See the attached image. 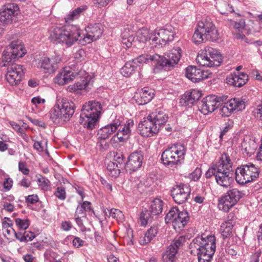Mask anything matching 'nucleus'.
I'll return each mask as SVG.
<instances>
[{"mask_svg": "<svg viewBox=\"0 0 262 262\" xmlns=\"http://www.w3.org/2000/svg\"><path fill=\"white\" fill-rule=\"evenodd\" d=\"M26 53L23 45L18 40L12 41L3 52L2 67L6 68L5 79L12 86L18 85L24 75L23 66L15 63V61Z\"/></svg>", "mask_w": 262, "mask_h": 262, "instance_id": "obj_1", "label": "nucleus"}, {"mask_svg": "<svg viewBox=\"0 0 262 262\" xmlns=\"http://www.w3.org/2000/svg\"><path fill=\"white\" fill-rule=\"evenodd\" d=\"M227 99L226 96L222 97L215 95H208L201 101V111L204 115L214 112L220 105V114L222 116H229L234 111H242L245 108V102L239 98L231 99L226 102L223 103Z\"/></svg>", "mask_w": 262, "mask_h": 262, "instance_id": "obj_2", "label": "nucleus"}, {"mask_svg": "<svg viewBox=\"0 0 262 262\" xmlns=\"http://www.w3.org/2000/svg\"><path fill=\"white\" fill-rule=\"evenodd\" d=\"M182 54V50L179 47H174L169 52L165 53L163 56L158 54H142L137 58L133 59L136 64L137 63H151L154 64L155 72L164 69L165 70L173 68L179 61Z\"/></svg>", "mask_w": 262, "mask_h": 262, "instance_id": "obj_3", "label": "nucleus"}, {"mask_svg": "<svg viewBox=\"0 0 262 262\" xmlns=\"http://www.w3.org/2000/svg\"><path fill=\"white\" fill-rule=\"evenodd\" d=\"M232 162L230 156L223 154L218 162L213 163L205 173L207 178L214 176L216 183L224 187L229 186L232 181Z\"/></svg>", "mask_w": 262, "mask_h": 262, "instance_id": "obj_4", "label": "nucleus"}, {"mask_svg": "<svg viewBox=\"0 0 262 262\" xmlns=\"http://www.w3.org/2000/svg\"><path fill=\"white\" fill-rule=\"evenodd\" d=\"M191 253L196 255L199 262H210L216 250L214 235H203L194 238L189 245Z\"/></svg>", "mask_w": 262, "mask_h": 262, "instance_id": "obj_5", "label": "nucleus"}, {"mask_svg": "<svg viewBox=\"0 0 262 262\" xmlns=\"http://www.w3.org/2000/svg\"><path fill=\"white\" fill-rule=\"evenodd\" d=\"M81 31L76 26H67L56 28L51 33L50 39L54 43H63L72 46L76 41H79Z\"/></svg>", "mask_w": 262, "mask_h": 262, "instance_id": "obj_6", "label": "nucleus"}, {"mask_svg": "<svg viewBox=\"0 0 262 262\" xmlns=\"http://www.w3.org/2000/svg\"><path fill=\"white\" fill-rule=\"evenodd\" d=\"M102 105L98 101H90L82 106L79 122L84 127L93 129L99 120Z\"/></svg>", "mask_w": 262, "mask_h": 262, "instance_id": "obj_7", "label": "nucleus"}, {"mask_svg": "<svg viewBox=\"0 0 262 262\" xmlns=\"http://www.w3.org/2000/svg\"><path fill=\"white\" fill-rule=\"evenodd\" d=\"M219 38V33L210 18L202 19L198 24L193 36V41L200 44L204 40L216 41Z\"/></svg>", "mask_w": 262, "mask_h": 262, "instance_id": "obj_8", "label": "nucleus"}, {"mask_svg": "<svg viewBox=\"0 0 262 262\" xmlns=\"http://www.w3.org/2000/svg\"><path fill=\"white\" fill-rule=\"evenodd\" d=\"M219 38V33L210 18L202 19L198 24L193 36V41L200 44L204 40L216 41Z\"/></svg>", "mask_w": 262, "mask_h": 262, "instance_id": "obj_9", "label": "nucleus"}, {"mask_svg": "<svg viewBox=\"0 0 262 262\" xmlns=\"http://www.w3.org/2000/svg\"><path fill=\"white\" fill-rule=\"evenodd\" d=\"M219 38V33L210 18L202 19L198 24L193 36V41L200 44L204 40L216 41Z\"/></svg>", "mask_w": 262, "mask_h": 262, "instance_id": "obj_10", "label": "nucleus"}, {"mask_svg": "<svg viewBox=\"0 0 262 262\" xmlns=\"http://www.w3.org/2000/svg\"><path fill=\"white\" fill-rule=\"evenodd\" d=\"M75 112V104L71 101L62 100L55 104L50 111V118L55 123H63L68 121Z\"/></svg>", "mask_w": 262, "mask_h": 262, "instance_id": "obj_11", "label": "nucleus"}, {"mask_svg": "<svg viewBox=\"0 0 262 262\" xmlns=\"http://www.w3.org/2000/svg\"><path fill=\"white\" fill-rule=\"evenodd\" d=\"M185 154V147L181 144H176L163 152L161 160L165 165L176 167L183 161Z\"/></svg>", "mask_w": 262, "mask_h": 262, "instance_id": "obj_12", "label": "nucleus"}, {"mask_svg": "<svg viewBox=\"0 0 262 262\" xmlns=\"http://www.w3.org/2000/svg\"><path fill=\"white\" fill-rule=\"evenodd\" d=\"M259 169L252 163L243 164L235 170V180L240 185H244L255 180L258 177Z\"/></svg>", "mask_w": 262, "mask_h": 262, "instance_id": "obj_13", "label": "nucleus"}, {"mask_svg": "<svg viewBox=\"0 0 262 262\" xmlns=\"http://www.w3.org/2000/svg\"><path fill=\"white\" fill-rule=\"evenodd\" d=\"M222 55L215 49L207 47L200 51L196 58L200 65L204 67H218L222 62Z\"/></svg>", "mask_w": 262, "mask_h": 262, "instance_id": "obj_14", "label": "nucleus"}, {"mask_svg": "<svg viewBox=\"0 0 262 262\" xmlns=\"http://www.w3.org/2000/svg\"><path fill=\"white\" fill-rule=\"evenodd\" d=\"M190 216L186 210L180 211L176 207H172L166 214L167 223H172L175 230H181L188 223Z\"/></svg>", "mask_w": 262, "mask_h": 262, "instance_id": "obj_15", "label": "nucleus"}, {"mask_svg": "<svg viewBox=\"0 0 262 262\" xmlns=\"http://www.w3.org/2000/svg\"><path fill=\"white\" fill-rule=\"evenodd\" d=\"M244 193L236 188L229 190L219 200L218 206L220 210L228 212L243 196Z\"/></svg>", "mask_w": 262, "mask_h": 262, "instance_id": "obj_16", "label": "nucleus"}, {"mask_svg": "<svg viewBox=\"0 0 262 262\" xmlns=\"http://www.w3.org/2000/svg\"><path fill=\"white\" fill-rule=\"evenodd\" d=\"M85 31L86 34H82L80 39V43L83 45L98 39L103 32L101 25L99 23L89 25Z\"/></svg>", "mask_w": 262, "mask_h": 262, "instance_id": "obj_17", "label": "nucleus"}, {"mask_svg": "<svg viewBox=\"0 0 262 262\" xmlns=\"http://www.w3.org/2000/svg\"><path fill=\"white\" fill-rule=\"evenodd\" d=\"M170 191L171 195L174 201L178 204H182L188 200L191 190L187 185L180 184L174 185Z\"/></svg>", "mask_w": 262, "mask_h": 262, "instance_id": "obj_18", "label": "nucleus"}, {"mask_svg": "<svg viewBox=\"0 0 262 262\" xmlns=\"http://www.w3.org/2000/svg\"><path fill=\"white\" fill-rule=\"evenodd\" d=\"M61 61V58L59 55L55 54L50 58L48 57H43L39 60L37 66L43 70L45 73H54Z\"/></svg>", "mask_w": 262, "mask_h": 262, "instance_id": "obj_19", "label": "nucleus"}, {"mask_svg": "<svg viewBox=\"0 0 262 262\" xmlns=\"http://www.w3.org/2000/svg\"><path fill=\"white\" fill-rule=\"evenodd\" d=\"M18 11L19 7L16 4L9 3L4 5L0 9V22L3 24L11 23Z\"/></svg>", "mask_w": 262, "mask_h": 262, "instance_id": "obj_20", "label": "nucleus"}, {"mask_svg": "<svg viewBox=\"0 0 262 262\" xmlns=\"http://www.w3.org/2000/svg\"><path fill=\"white\" fill-rule=\"evenodd\" d=\"M138 130L140 134L144 137H152L159 131L158 127L148 118V116L146 119L139 123Z\"/></svg>", "mask_w": 262, "mask_h": 262, "instance_id": "obj_21", "label": "nucleus"}, {"mask_svg": "<svg viewBox=\"0 0 262 262\" xmlns=\"http://www.w3.org/2000/svg\"><path fill=\"white\" fill-rule=\"evenodd\" d=\"M174 34L171 29H162L154 34L152 38L153 43L161 45V47L165 46L167 43L173 40Z\"/></svg>", "mask_w": 262, "mask_h": 262, "instance_id": "obj_22", "label": "nucleus"}, {"mask_svg": "<svg viewBox=\"0 0 262 262\" xmlns=\"http://www.w3.org/2000/svg\"><path fill=\"white\" fill-rule=\"evenodd\" d=\"M143 160V156L140 151L132 153L125 164L126 170L130 173L136 171L142 166Z\"/></svg>", "mask_w": 262, "mask_h": 262, "instance_id": "obj_23", "label": "nucleus"}, {"mask_svg": "<svg viewBox=\"0 0 262 262\" xmlns=\"http://www.w3.org/2000/svg\"><path fill=\"white\" fill-rule=\"evenodd\" d=\"M122 121L120 118H116L109 124L102 127L98 130V138L101 140L108 138L111 135L116 132L121 125Z\"/></svg>", "mask_w": 262, "mask_h": 262, "instance_id": "obj_24", "label": "nucleus"}, {"mask_svg": "<svg viewBox=\"0 0 262 262\" xmlns=\"http://www.w3.org/2000/svg\"><path fill=\"white\" fill-rule=\"evenodd\" d=\"M186 76L192 82H196L208 77L207 72L196 69L195 67L189 66L186 69Z\"/></svg>", "mask_w": 262, "mask_h": 262, "instance_id": "obj_25", "label": "nucleus"}, {"mask_svg": "<svg viewBox=\"0 0 262 262\" xmlns=\"http://www.w3.org/2000/svg\"><path fill=\"white\" fill-rule=\"evenodd\" d=\"M76 74L70 67L64 68L54 78L55 83L63 85L75 78Z\"/></svg>", "mask_w": 262, "mask_h": 262, "instance_id": "obj_26", "label": "nucleus"}, {"mask_svg": "<svg viewBox=\"0 0 262 262\" xmlns=\"http://www.w3.org/2000/svg\"><path fill=\"white\" fill-rule=\"evenodd\" d=\"M248 80V75L244 72H241L228 75L226 78V82L229 85L241 88L246 83Z\"/></svg>", "mask_w": 262, "mask_h": 262, "instance_id": "obj_27", "label": "nucleus"}, {"mask_svg": "<svg viewBox=\"0 0 262 262\" xmlns=\"http://www.w3.org/2000/svg\"><path fill=\"white\" fill-rule=\"evenodd\" d=\"M134 122L133 120H128L120 127L115 137L118 138L120 142H126L131 135V128L134 126Z\"/></svg>", "mask_w": 262, "mask_h": 262, "instance_id": "obj_28", "label": "nucleus"}, {"mask_svg": "<svg viewBox=\"0 0 262 262\" xmlns=\"http://www.w3.org/2000/svg\"><path fill=\"white\" fill-rule=\"evenodd\" d=\"M147 116L148 118L155 124V126L158 127L159 130L165 124L168 119V115L166 113L159 110H156L150 113Z\"/></svg>", "mask_w": 262, "mask_h": 262, "instance_id": "obj_29", "label": "nucleus"}, {"mask_svg": "<svg viewBox=\"0 0 262 262\" xmlns=\"http://www.w3.org/2000/svg\"><path fill=\"white\" fill-rule=\"evenodd\" d=\"M154 95L153 90L148 87H145L141 90L139 96H137L136 102L139 105L147 103L153 98Z\"/></svg>", "mask_w": 262, "mask_h": 262, "instance_id": "obj_30", "label": "nucleus"}, {"mask_svg": "<svg viewBox=\"0 0 262 262\" xmlns=\"http://www.w3.org/2000/svg\"><path fill=\"white\" fill-rule=\"evenodd\" d=\"M201 93L198 90H192L190 92H187L185 93L181 99L182 101L187 105H192L201 97Z\"/></svg>", "mask_w": 262, "mask_h": 262, "instance_id": "obj_31", "label": "nucleus"}, {"mask_svg": "<svg viewBox=\"0 0 262 262\" xmlns=\"http://www.w3.org/2000/svg\"><path fill=\"white\" fill-rule=\"evenodd\" d=\"M163 205L164 202L162 200L156 198L151 201L148 211L151 215H157L162 213Z\"/></svg>", "mask_w": 262, "mask_h": 262, "instance_id": "obj_32", "label": "nucleus"}, {"mask_svg": "<svg viewBox=\"0 0 262 262\" xmlns=\"http://www.w3.org/2000/svg\"><path fill=\"white\" fill-rule=\"evenodd\" d=\"M135 36L133 32L125 30L121 35V42L127 48H130L133 45L137 46L136 41L135 40Z\"/></svg>", "mask_w": 262, "mask_h": 262, "instance_id": "obj_33", "label": "nucleus"}, {"mask_svg": "<svg viewBox=\"0 0 262 262\" xmlns=\"http://www.w3.org/2000/svg\"><path fill=\"white\" fill-rule=\"evenodd\" d=\"M158 232V228L157 226L151 227L145 233L144 236L140 239L141 245H145L151 242L156 237Z\"/></svg>", "mask_w": 262, "mask_h": 262, "instance_id": "obj_34", "label": "nucleus"}, {"mask_svg": "<svg viewBox=\"0 0 262 262\" xmlns=\"http://www.w3.org/2000/svg\"><path fill=\"white\" fill-rule=\"evenodd\" d=\"M241 147L244 154L250 156L256 149V144L253 140L244 139L241 143Z\"/></svg>", "mask_w": 262, "mask_h": 262, "instance_id": "obj_35", "label": "nucleus"}, {"mask_svg": "<svg viewBox=\"0 0 262 262\" xmlns=\"http://www.w3.org/2000/svg\"><path fill=\"white\" fill-rule=\"evenodd\" d=\"M137 67L138 64L133 60L129 61L121 68V73L125 77H129L135 71Z\"/></svg>", "mask_w": 262, "mask_h": 262, "instance_id": "obj_36", "label": "nucleus"}, {"mask_svg": "<svg viewBox=\"0 0 262 262\" xmlns=\"http://www.w3.org/2000/svg\"><path fill=\"white\" fill-rule=\"evenodd\" d=\"M177 252L172 246H169L163 253V262H175Z\"/></svg>", "mask_w": 262, "mask_h": 262, "instance_id": "obj_37", "label": "nucleus"}, {"mask_svg": "<svg viewBox=\"0 0 262 262\" xmlns=\"http://www.w3.org/2000/svg\"><path fill=\"white\" fill-rule=\"evenodd\" d=\"M154 34L150 33L148 30L142 28L137 32V40L139 42L145 43L149 39L152 40Z\"/></svg>", "mask_w": 262, "mask_h": 262, "instance_id": "obj_38", "label": "nucleus"}, {"mask_svg": "<svg viewBox=\"0 0 262 262\" xmlns=\"http://www.w3.org/2000/svg\"><path fill=\"white\" fill-rule=\"evenodd\" d=\"M87 9L86 6H83L78 7L72 12H70L65 17V20L67 23H70L75 19H77L80 15L84 12Z\"/></svg>", "mask_w": 262, "mask_h": 262, "instance_id": "obj_39", "label": "nucleus"}, {"mask_svg": "<svg viewBox=\"0 0 262 262\" xmlns=\"http://www.w3.org/2000/svg\"><path fill=\"white\" fill-rule=\"evenodd\" d=\"M232 229L233 225L231 222L228 221L222 223L221 226V231L222 236L224 238L228 237L232 233Z\"/></svg>", "mask_w": 262, "mask_h": 262, "instance_id": "obj_40", "label": "nucleus"}, {"mask_svg": "<svg viewBox=\"0 0 262 262\" xmlns=\"http://www.w3.org/2000/svg\"><path fill=\"white\" fill-rule=\"evenodd\" d=\"M154 215H151L150 212L147 210L142 211L140 215L139 221L142 226H145L148 222H151L152 220Z\"/></svg>", "mask_w": 262, "mask_h": 262, "instance_id": "obj_41", "label": "nucleus"}, {"mask_svg": "<svg viewBox=\"0 0 262 262\" xmlns=\"http://www.w3.org/2000/svg\"><path fill=\"white\" fill-rule=\"evenodd\" d=\"M91 79V78L90 77H87L82 81L75 83L73 85V89L74 91H77L84 90L87 88H89V86L92 85Z\"/></svg>", "mask_w": 262, "mask_h": 262, "instance_id": "obj_42", "label": "nucleus"}, {"mask_svg": "<svg viewBox=\"0 0 262 262\" xmlns=\"http://www.w3.org/2000/svg\"><path fill=\"white\" fill-rule=\"evenodd\" d=\"M107 169L108 170V174L114 178H116L119 176L121 170L123 169L122 168H119L118 166L116 167L114 163L110 162L107 164Z\"/></svg>", "mask_w": 262, "mask_h": 262, "instance_id": "obj_43", "label": "nucleus"}, {"mask_svg": "<svg viewBox=\"0 0 262 262\" xmlns=\"http://www.w3.org/2000/svg\"><path fill=\"white\" fill-rule=\"evenodd\" d=\"M125 157L121 152L116 153L114 156V162H111L116 165V167L125 169Z\"/></svg>", "mask_w": 262, "mask_h": 262, "instance_id": "obj_44", "label": "nucleus"}, {"mask_svg": "<svg viewBox=\"0 0 262 262\" xmlns=\"http://www.w3.org/2000/svg\"><path fill=\"white\" fill-rule=\"evenodd\" d=\"M15 223L18 229L23 230H26L30 224V221L28 219L16 218L15 220Z\"/></svg>", "mask_w": 262, "mask_h": 262, "instance_id": "obj_45", "label": "nucleus"}, {"mask_svg": "<svg viewBox=\"0 0 262 262\" xmlns=\"http://www.w3.org/2000/svg\"><path fill=\"white\" fill-rule=\"evenodd\" d=\"M38 184L41 189L48 190L50 186V181L46 178L40 176L37 179Z\"/></svg>", "mask_w": 262, "mask_h": 262, "instance_id": "obj_46", "label": "nucleus"}, {"mask_svg": "<svg viewBox=\"0 0 262 262\" xmlns=\"http://www.w3.org/2000/svg\"><path fill=\"white\" fill-rule=\"evenodd\" d=\"M109 212V217L113 219H115L117 220H122L124 218V215L122 211L119 209L112 208L111 210H108Z\"/></svg>", "mask_w": 262, "mask_h": 262, "instance_id": "obj_47", "label": "nucleus"}, {"mask_svg": "<svg viewBox=\"0 0 262 262\" xmlns=\"http://www.w3.org/2000/svg\"><path fill=\"white\" fill-rule=\"evenodd\" d=\"M186 242V238L183 236H180L178 238H174L172 243L169 245L172 246L173 248L176 249L178 252L179 248L182 247Z\"/></svg>", "mask_w": 262, "mask_h": 262, "instance_id": "obj_48", "label": "nucleus"}, {"mask_svg": "<svg viewBox=\"0 0 262 262\" xmlns=\"http://www.w3.org/2000/svg\"><path fill=\"white\" fill-rule=\"evenodd\" d=\"M234 122L231 119H228L227 121L225 123L223 129L221 130L220 138L221 139L223 138V136L231 129L233 126Z\"/></svg>", "mask_w": 262, "mask_h": 262, "instance_id": "obj_49", "label": "nucleus"}, {"mask_svg": "<svg viewBox=\"0 0 262 262\" xmlns=\"http://www.w3.org/2000/svg\"><path fill=\"white\" fill-rule=\"evenodd\" d=\"M54 195L60 200H65L67 196L65 188L63 187H58L54 192Z\"/></svg>", "mask_w": 262, "mask_h": 262, "instance_id": "obj_50", "label": "nucleus"}, {"mask_svg": "<svg viewBox=\"0 0 262 262\" xmlns=\"http://www.w3.org/2000/svg\"><path fill=\"white\" fill-rule=\"evenodd\" d=\"M218 10L220 12V13L222 14H226L228 13L227 11L225 10L223 8H225L226 9H229V11H233L232 7L229 4L226 2H224L221 4H219L217 6Z\"/></svg>", "mask_w": 262, "mask_h": 262, "instance_id": "obj_51", "label": "nucleus"}, {"mask_svg": "<svg viewBox=\"0 0 262 262\" xmlns=\"http://www.w3.org/2000/svg\"><path fill=\"white\" fill-rule=\"evenodd\" d=\"M201 176V170L199 168L195 170L190 174V178L193 181H198Z\"/></svg>", "mask_w": 262, "mask_h": 262, "instance_id": "obj_52", "label": "nucleus"}, {"mask_svg": "<svg viewBox=\"0 0 262 262\" xmlns=\"http://www.w3.org/2000/svg\"><path fill=\"white\" fill-rule=\"evenodd\" d=\"M18 169L24 174L28 175L29 172V169L27 167L26 164L23 162H19L18 163Z\"/></svg>", "mask_w": 262, "mask_h": 262, "instance_id": "obj_53", "label": "nucleus"}, {"mask_svg": "<svg viewBox=\"0 0 262 262\" xmlns=\"http://www.w3.org/2000/svg\"><path fill=\"white\" fill-rule=\"evenodd\" d=\"M254 114L257 119L262 121V104L257 106L254 111Z\"/></svg>", "mask_w": 262, "mask_h": 262, "instance_id": "obj_54", "label": "nucleus"}, {"mask_svg": "<svg viewBox=\"0 0 262 262\" xmlns=\"http://www.w3.org/2000/svg\"><path fill=\"white\" fill-rule=\"evenodd\" d=\"M85 52L83 50H79L75 55L74 58L77 61H81L84 59Z\"/></svg>", "mask_w": 262, "mask_h": 262, "instance_id": "obj_55", "label": "nucleus"}, {"mask_svg": "<svg viewBox=\"0 0 262 262\" xmlns=\"http://www.w3.org/2000/svg\"><path fill=\"white\" fill-rule=\"evenodd\" d=\"M10 124L11 127L19 134H24L25 130L21 127L17 123L14 122H10Z\"/></svg>", "mask_w": 262, "mask_h": 262, "instance_id": "obj_56", "label": "nucleus"}, {"mask_svg": "<svg viewBox=\"0 0 262 262\" xmlns=\"http://www.w3.org/2000/svg\"><path fill=\"white\" fill-rule=\"evenodd\" d=\"M25 241L26 242L32 241L35 237V235L34 232L31 231H25L24 232Z\"/></svg>", "mask_w": 262, "mask_h": 262, "instance_id": "obj_57", "label": "nucleus"}, {"mask_svg": "<svg viewBox=\"0 0 262 262\" xmlns=\"http://www.w3.org/2000/svg\"><path fill=\"white\" fill-rule=\"evenodd\" d=\"M12 180L10 178H7L4 182V188L7 190H9L12 188Z\"/></svg>", "mask_w": 262, "mask_h": 262, "instance_id": "obj_58", "label": "nucleus"}, {"mask_svg": "<svg viewBox=\"0 0 262 262\" xmlns=\"http://www.w3.org/2000/svg\"><path fill=\"white\" fill-rule=\"evenodd\" d=\"M4 208L8 212H11L14 209V206L13 204L7 202L3 203Z\"/></svg>", "mask_w": 262, "mask_h": 262, "instance_id": "obj_59", "label": "nucleus"}, {"mask_svg": "<svg viewBox=\"0 0 262 262\" xmlns=\"http://www.w3.org/2000/svg\"><path fill=\"white\" fill-rule=\"evenodd\" d=\"M84 241L79 237H75L73 240V245L74 247L78 248L83 245Z\"/></svg>", "mask_w": 262, "mask_h": 262, "instance_id": "obj_60", "label": "nucleus"}, {"mask_svg": "<svg viewBox=\"0 0 262 262\" xmlns=\"http://www.w3.org/2000/svg\"><path fill=\"white\" fill-rule=\"evenodd\" d=\"M13 225L12 221L10 219V218L7 217H5L3 219V221L2 223L3 227L4 228L10 227L12 226Z\"/></svg>", "mask_w": 262, "mask_h": 262, "instance_id": "obj_61", "label": "nucleus"}, {"mask_svg": "<svg viewBox=\"0 0 262 262\" xmlns=\"http://www.w3.org/2000/svg\"><path fill=\"white\" fill-rule=\"evenodd\" d=\"M26 201L31 204H34L38 201V198L36 195H29L26 198Z\"/></svg>", "mask_w": 262, "mask_h": 262, "instance_id": "obj_62", "label": "nucleus"}, {"mask_svg": "<svg viewBox=\"0 0 262 262\" xmlns=\"http://www.w3.org/2000/svg\"><path fill=\"white\" fill-rule=\"evenodd\" d=\"M261 252L257 251L254 253L251 257V262H259Z\"/></svg>", "mask_w": 262, "mask_h": 262, "instance_id": "obj_63", "label": "nucleus"}, {"mask_svg": "<svg viewBox=\"0 0 262 262\" xmlns=\"http://www.w3.org/2000/svg\"><path fill=\"white\" fill-rule=\"evenodd\" d=\"M23 258L25 262H33L35 260V257L30 254L24 255Z\"/></svg>", "mask_w": 262, "mask_h": 262, "instance_id": "obj_64", "label": "nucleus"}]
</instances>
